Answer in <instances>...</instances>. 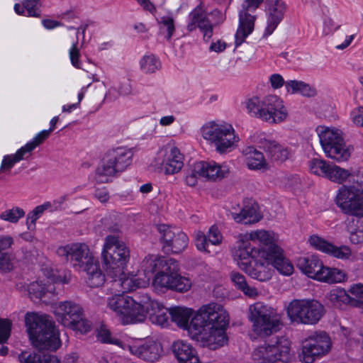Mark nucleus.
<instances>
[{
	"label": "nucleus",
	"mask_w": 363,
	"mask_h": 363,
	"mask_svg": "<svg viewBox=\"0 0 363 363\" xmlns=\"http://www.w3.org/2000/svg\"><path fill=\"white\" fill-rule=\"evenodd\" d=\"M147 313L150 320L153 324L164 326L168 323L169 309L163 307L157 301L150 300Z\"/></svg>",
	"instance_id": "nucleus-32"
},
{
	"label": "nucleus",
	"mask_w": 363,
	"mask_h": 363,
	"mask_svg": "<svg viewBox=\"0 0 363 363\" xmlns=\"http://www.w3.org/2000/svg\"><path fill=\"white\" fill-rule=\"evenodd\" d=\"M152 284L155 289H171L178 292H185L190 289L191 281L181 275L164 274L157 273Z\"/></svg>",
	"instance_id": "nucleus-18"
},
{
	"label": "nucleus",
	"mask_w": 363,
	"mask_h": 363,
	"mask_svg": "<svg viewBox=\"0 0 363 363\" xmlns=\"http://www.w3.org/2000/svg\"><path fill=\"white\" fill-rule=\"evenodd\" d=\"M130 149L118 147L108 150L100 166L96 169L95 179L99 183L109 182L118 173L124 171L132 162Z\"/></svg>",
	"instance_id": "nucleus-6"
},
{
	"label": "nucleus",
	"mask_w": 363,
	"mask_h": 363,
	"mask_svg": "<svg viewBox=\"0 0 363 363\" xmlns=\"http://www.w3.org/2000/svg\"><path fill=\"white\" fill-rule=\"evenodd\" d=\"M162 352L161 345L152 342L139 346L137 357L147 362L157 361Z\"/></svg>",
	"instance_id": "nucleus-38"
},
{
	"label": "nucleus",
	"mask_w": 363,
	"mask_h": 363,
	"mask_svg": "<svg viewBox=\"0 0 363 363\" xmlns=\"http://www.w3.org/2000/svg\"><path fill=\"white\" fill-rule=\"evenodd\" d=\"M324 314V306L315 300H294L287 307V315L292 322L315 324Z\"/></svg>",
	"instance_id": "nucleus-9"
},
{
	"label": "nucleus",
	"mask_w": 363,
	"mask_h": 363,
	"mask_svg": "<svg viewBox=\"0 0 363 363\" xmlns=\"http://www.w3.org/2000/svg\"><path fill=\"white\" fill-rule=\"evenodd\" d=\"M349 175L350 173L347 170L336 165H330L325 178L335 182L342 183L349 177Z\"/></svg>",
	"instance_id": "nucleus-46"
},
{
	"label": "nucleus",
	"mask_w": 363,
	"mask_h": 363,
	"mask_svg": "<svg viewBox=\"0 0 363 363\" xmlns=\"http://www.w3.org/2000/svg\"><path fill=\"white\" fill-rule=\"evenodd\" d=\"M267 26L263 33L267 38L276 30L282 21L286 12V4L283 0H266Z\"/></svg>",
	"instance_id": "nucleus-16"
},
{
	"label": "nucleus",
	"mask_w": 363,
	"mask_h": 363,
	"mask_svg": "<svg viewBox=\"0 0 363 363\" xmlns=\"http://www.w3.org/2000/svg\"><path fill=\"white\" fill-rule=\"evenodd\" d=\"M246 164L250 169H267L269 164L266 161L262 152L255 150L254 147H248L246 150Z\"/></svg>",
	"instance_id": "nucleus-35"
},
{
	"label": "nucleus",
	"mask_w": 363,
	"mask_h": 363,
	"mask_svg": "<svg viewBox=\"0 0 363 363\" xmlns=\"http://www.w3.org/2000/svg\"><path fill=\"white\" fill-rule=\"evenodd\" d=\"M50 135L49 131L43 130L39 133L31 142L28 143V147L30 150H34L38 145H40Z\"/></svg>",
	"instance_id": "nucleus-60"
},
{
	"label": "nucleus",
	"mask_w": 363,
	"mask_h": 363,
	"mask_svg": "<svg viewBox=\"0 0 363 363\" xmlns=\"http://www.w3.org/2000/svg\"><path fill=\"white\" fill-rule=\"evenodd\" d=\"M12 323L9 319L0 318V343L7 341L11 335Z\"/></svg>",
	"instance_id": "nucleus-54"
},
{
	"label": "nucleus",
	"mask_w": 363,
	"mask_h": 363,
	"mask_svg": "<svg viewBox=\"0 0 363 363\" xmlns=\"http://www.w3.org/2000/svg\"><path fill=\"white\" fill-rule=\"evenodd\" d=\"M233 219L238 223L245 224H251L258 222L261 216L257 211V208L254 206H245L238 213H232Z\"/></svg>",
	"instance_id": "nucleus-40"
},
{
	"label": "nucleus",
	"mask_w": 363,
	"mask_h": 363,
	"mask_svg": "<svg viewBox=\"0 0 363 363\" xmlns=\"http://www.w3.org/2000/svg\"><path fill=\"white\" fill-rule=\"evenodd\" d=\"M183 159L179 150L176 147H172L169 151L167 152L162 162L164 173L174 174L179 172L184 165Z\"/></svg>",
	"instance_id": "nucleus-28"
},
{
	"label": "nucleus",
	"mask_w": 363,
	"mask_h": 363,
	"mask_svg": "<svg viewBox=\"0 0 363 363\" xmlns=\"http://www.w3.org/2000/svg\"><path fill=\"white\" fill-rule=\"evenodd\" d=\"M25 324L32 345L37 349L55 350L60 346L58 332L48 315L28 312Z\"/></svg>",
	"instance_id": "nucleus-2"
},
{
	"label": "nucleus",
	"mask_w": 363,
	"mask_h": 363,
	"mask_svg": "<svg viewBox=\"0 0 363 363\" xmlns=\"http://www.w3.org/2000/svg\"><path fill=\"white\" fill-rule=\"evenodd\" d=\"M259 147L266 152L267 157L274 162L281 163L289 158L290 150L276 140L262 139Z\"/></svg>",
	"instance_id": "nucleus-26"
},
{
	"label": "nucleus",
	"mask_w": 363,
	"mask_h": 363,
	"mask_svg": "<svg viewBox=\"0 0 363 363\" xmlns=\"http://www.w3.org/2000/svg\"><path fill=\"white\" fill-rule=\"evenodd\" d=\"M269 256L262 257L257 256L252 260V264H250L243 271L252 279L260 281H267L272 276V265Z\"/></svg>",
	"instance_id": "nucleus-23"
},
{
	"label": "nucleus",
	"mask_w": 363,
	"mask_h": 363,
	"mask_svg": "<svg viewBox=\"0 0 363 363\" xmlns=\"http://www.w3.org/2000/svg\"><path fill=\"white\" fill-rule=\"evenodd\" d=\"M271 259L272 265L276 268L281 274L290 275L294 271V266L283 255V250L279 248L274 252L272 255L268 257Z\"/></svg>",
	"instance_id": "nucleus-37"
},
{
	"label": "nucleus",
	"mask_w": 363,
	"mask_h": 363,
	"mask_svg": "<svg viewBox=\"0 0 363 363\" xmlns=\"http://www.w3.org/2000/svg\"><path fill=\"white\" fill-rule=\"evenodd\" d=\"M286 87L287 89H291L292 93H300L304 96L312 97L316 94V90L315 88L311 87L309 84L301 82L291 80L286 82ZM289 91V89H288Z\"/></svg>",
	"instance_id": "nucleus-42"
},
{
	"label": "nucleus",
	"mask_w": 363,
	"mask_h": 363,
	"mask_svg": "<svg viewBox=\"0 0 363 363\" xmlns=\"http://www.w3.org/2000/svg\"><path fill=\"white\" fill-rule=\"evenodd\" d=\"M189 22L187 30L190 32L199 28L203 34L205 41H208L213 35V26L208 20L206 11L201 4L197 6L189 15Z\"/></svg>",
	"instance_id": "nucleus-20"
},
{
	"label": "nucleus",
	"mask_w": 363,
	"mask_h": 363,
	"mask_svg": "<svg viewBox=\"0 0 363 363\" xmlns=\"http://www.w3.org/2000/svg\"><path fill=\"white\" fill-rule=\"evenodd\" d=\"M196 171L202 172L203 177L214 182L223 179L228 174V169L225 166L220 165L214 162H196Z\"/></svg>",
	"instance_id": "nucleus-27"
},
{
	"label": "nucleus",
	"mask_w": 363,
	"mask_h": 363,
	"mask_svg": "<svg viewBox=\"0 0 363 363\" xmlns=\"http://www.w3.org/2000/svg\"><path fill=\"white\" fill-rule=\"evenodd\" d=\"M158 259L153 255H148L145 257L141 263V268L145 274H152L158 270Z\"/></svg>",
	"instance_id": "nucleus-51"
},
{
	"label": "nucleus",
	"mask_w": 363,
	"mask_h": 363,
	"mask_svg": "<svg viewBox=\"0 0 363 363\" xmlns=\"http://www.w3.org/2000/svg\"><path fill=\"white\" fill-rule=\"evenodd\" d=\"M51 281L57 283V281L50 278L48 279L47 283L42 281L30 283L28 286L30 298L34 301L43 300L45 303L50 302V299L55 296V286Z\"/></svg>",
	"instance_id": "nucleus-24"
},
{
	"label": "nucleus",
	"mask_w": 363,
	"mask_h": 363,
	"mask_svg": "<svg viewBox=\"0 0 363 363\" xmlns=\"http://www.w3.org/2000/svg\"><path fill=\"white\" fill-rule=\"evenodd\" d=\"M14 243L10 235H0V272L7 273L13 270V264L11 255L7 252Z\"/></svg>",
	"instance_id": "nucleus-30"
},
{
	"label": "nucleus",
	"mask_w": 363,
	"mask_h": 363,
	"mask_svg": "<svg viewBox=\"0 0 363 363\" xmlns=\"http://www.w3.org/2000/svg\"><path fill=\"white\" fill-rule=\"evenodd\" d=\"M98 340L103 343L121 344V340L111 337V332L104 325H101L97 333Z\"/></svg>",
	"instance_id": "nucleus-52"
},
{
	"label": "nucleus",
	"mask_w": 363,
	"mask_h": 363,
	"mask_svg": "<svg viewBox=\"0 0 363 363\" xmlns=\"http://www.w3.org/2000/svg\"><path fill=\"white\" fill-rule=\"evenodd\" d=\"M42 356L43 353L24 351L19 354L18 359L21 363H40Z\"/></svg>",
	"instance_id": "nucleus-53"
},
{
	"label": "nucleus",
	"mask_w": 363,
	"mask_h": 363,
	"mask_svg": "<svg viewBox=\"0 0 363 363\" xmlns=\"http://www.w3.org/2000/svg\"><path fill=\"white\" fill-rule=\"evenodd\" d=\"M156 228L160 234L164 252L179 253L187 247L189 239L184 233L165 224L157 225Z\"/></svg>",
	"instance_id": "nucleus-14"
},
{
	"label": "nucleus",
	"mask_w": 363,
	"mask_h": 363,
	"mask_svg": "<svg viewBox=\"0 0 363 363\" xmlns=\"http://www.w3.org/2000/svg\"><path fill=\"white\" fill-rule=\"evenodd\" d=\"M331 347L330 337L325 332H315L308 336L302 348L303 360L305 363H312L315 357L327 354Z\"/></svg>",
	"instance_id": "nucleus-13"
},
{
	"label": "nucleus",
	"mask_w": 363,
	"mask_h": 363,
	"mask_svg": "<svg viewBox=\"0 0 363 363\" xmlns=\"http://www.w3.org/2000/svg\"><path fill=\"white\" fill-rule=\"evenodd\" d=\"M345 274L340 269L324 267L321 262L320 268L316 271L314 279L328 283H339L344 281Z\"/></svg>",
	"instance_id": "nucleus-31"
},
{
	"label": "nucleus",
	"mask_w": 363,
	"mask_h": 363,
	"mask_svg": "<svg viewBox=\"0 0 363 363\" xmlns=\"http://www.w3.org/2000/svg\"><path fill=\"white\" fill-rule=\"evenodd\" d=\"M150 300V298L147 294H143L138 300L133 298V304L128 307L127 313L123 316V323L130 324L143 322L146 319Z\"/></svg>",
	"instance_id": "nucleus-22"
},
{
	"label": "nucleus",
	"mask_w": 363,
	"mask_h": 363,
	"mask_svg": "<svg viewBox=\"0 0 363 363\" xmlns=\"http://www.w3.org/2000/svg\"><path fill=\"white\" fill-rule=\"evenodd\" d=\"M24 216L25 211L23 209L16 206L1 212L0 213V219L11 223H17Z\"/></svg>",
	"instance_id": "nucleus-45"
},
{
	"label": "nucleus",
	"mask_w": 363,
	"mask_h": 363,
	"mask_svg": "<svg viewBox=\"0 0 363 363\" xmlns=\"http://www.w3.org/2000/svg\"><path fill=\"white\" fill-rule=\"evenodd\" d=\"M316 131L323 150L328 157L338 162L347 161L350 158L351 150L346 145L340 130L318 126Z\"/></svg>",
	"instance_id": "nucleus-7"
},
{
	"label": "nucleus",
	"mask_w": 363,
	"mask_h": 363,
	"mask_svg": "<svg viewBox=\"0 0 363 363\" xmlns=\"http://www.w3.org/2000/svg\"><path fill=\"white\" fill-rule=\"evenodd\" d=\"M77 43H78V41L77 40V42L72 45V46L69 50V57H70V60H71L72 65L74 66L75 67L79 68L80 66H79V57L80 56V53H79V50L77 48Z\"/></svg>",
	"instance_id": "nucleus-62"
},
{
	"label": "nucleus",
	"mask_w": 363,
	"mask_h": 363,
	"mask_svg": "<svg viewBox=\"0 0 363 363\" xmlns=\"http://www.w3.org/2000/svg\"><path fill=\"white\" fill-rule=\"evenodd\" d=\"M321 261L316 256L300 257L297 260V267L308 277L313 279L316 271L320 268Z\"/></svg>",
	"instance_id": "nucleus-36"
},
{
	"label": "nucleus",
	"mask_w": 363,
	"mask_h": 363,
	"mask_svg": "<svg viewBox=\"0 0 363 363\" xmlns=\"http://www.w3.org/2000/svg\"><path fill=\"white\" fill-rule=\"evenodd\" d=\"M192 313L191 309L180 306L169 309L172 321L180 328H186L192 339L201 346L216 350L227 342L225 329L229 324V315L222 305L211 303L203 306L188 324Z\"/></svg>",
	"instance_id": "nucleus-1"
},
{
	"label": "nucleus",
	"mask_w": 363,
	"mask_h": 363,
	"mask_svg": "<svg viewBox=\"0 0 363 363\" xmlns=\"http://www.w3.org/2000/svg\"><path fill=\"white\" fill-rule=\"evenodd\" d=\"M328 298L336 306H341L342 303L350 304L353 306V296H350L345 290L342 289L330 291L328 294Z\"/></svg>",
	"instance_id": "nucleus-43"
},
{
	"label": "nucleus",
	"mask_w": 363,
	"mask_h": 363,
	"mask_svg": "<svg viewBox=\"0 0 363 363\" xmlns=\"http://www.w3.org/2000/svg\"><path fill=\"white\" fill-rule=\"evenodd\" d=\"M246 235L251 241L258 242L262 245L261 248L257 249V255L259 257L270 256L274 252L280 248L277 243V240L275 234L272 231L260 230Z\"/></svg>",
	"instance_id": "nucleus-21"
},
{
	"label": "nucleus",
	"mask_w": 363,
	"mask_h": 363,
	"mask_svg": "<svg viewBox=\"0 0 363 363\" xmlns=\"http://www.w3.org/2000/svg\"><path fill=\"white\" fill-rule=\"evenodd\" d=\"M349 292L353 296V306L359 308L363 313V284H354Z\"/></svg>",
	"instance_id": "nucleus-50"
},
{
	"label": "nucleus",
	"mask_w": 363,
	"mask_h": 363,
	"mask_svg": "<svg viewBox=\"0 0 363 363\" xmlns=\"http://www.w3.org/2000/svg\"><path fill=\"white\" fill-rule=\"evenodd\" d=\"M118 280L115 279L116 282H118L123 290V291H131L137 289L144 288L148 285V279H141L137 277L135 275L131 277H126L123 272V275L118 276Z\"/></svg>",
	"instance_id": "nucleus-39"
},
{
	"label": "nucleus",
	"mask_w": 363,
	"mask_h": 363,
	"mask_svg": "<svg viewBox=\"0 0 363 363\" xmlns=\"http://www.w3.org/2000/svg\"><path fill=\"white\" fill-rule=\"evenodd\" d=\"M309 242L316 250L339 259H348L351 255V250L349 247L346 245L337 247L315 235L310 237Z\"/></svg>",
	"instance_id": "nucleus-25"
},
{
	"label": "nucleus",
	"mask_w": 363,
	"mask_h": 363,
	"mask_svg": "<svg viewBox=\"0 0 363 363\" xmlns=\"http://www.w3.org/2000/svg\"><path fill=\"white\" fill-rule=\"evenodd\" d=\"M53 308L57 322L67 328L72 326L84 312L79 304L71 301L56 303Z\"/></svg>",
	"instance_id": "nucleus-17"
},
{
	"label": "nucleus",
	"mask_w": 363,
	"mask_h": 363,
	"mask_svg": "<svg viewBox=\"0 0 363 363\" xmlns=\"http://www.w3.org/2000/svg\"><path fill=\"white\" fill-rule=\"evenodd\" d=\"M57 254L70 261L74 267L82 271L96 259L84 243H72L57 248Z\"/></svg>",
	"instance_id": "nucleus-11"
},
{
	"label": "nucleus",
	"mask_w": 363,
	"mask_h": 363,
	"mask_svg": "<svg viewBox=\"0 0 363 363\" xmlns=\"http://www.w3.org/2000/svg\"><path fill=\"white\" fill-rule=\"evenodd\" d=\"M354 187L357 191H355L357 193H358V195L363 194V173L362 174H358L356 176V179H353V184L350 185L349 186H344L343 188H352Z\"/></svg>",
	"instance_id": "nucleus-64"
},
{
	"label": "nucleus",
	"mask_w": 363,
	"mask_h": 363,
	"mask_svg": "<svg viewBox=\"0 0 363 363\" xmlns=\"http://www.w3.org/2000/svg\"><path fill=\"white\" fill-rule=\"evenodd\" d=\"M245 104L250 115L271 124L281 123L288 117V111L282 100L275 95H269L262 99L254 96Z\"/></svg>",
	"instance_id": "nucleus-4"
},
{
	"label": "nucleus",
	"mask_w": 363,
	"mask_h": 363,
	"mask_svg": "<svg viewBox=\"0 0 363 363\" xmlns=\"http://www.w3.org/2000/svg\"><path fill=\"white\" fill-rule=\"evenodd\" d=\"M39 0H25L23 2L24 9L28 13L29 16H38L40 13L38 12V4Z\"/></svg>",
	"instance_id": "nucleus-59"
},
{
	"label": "nucleus",
	"mask_w": 363,
	"mask_h": 363,
	"mask_svg": "<svg viewBox=\"0 0 363 363\" xmlns=\"http://www.w3.org/2000/svg\"><path fill=\"white\" fill-rule=\"evenodd\" d=\"M247 235H240L233 252L234 258L239 267L244 270L258 256V251L252 247Z\"/></svg>",
	"instance_id": "nucleus-19"
},
{
	"label": "nucleus",
	"mask_w": 363,
	"mask_h": 363,
	"mask_svg": "<svg viewBox=\"0 0 363 363\" xmlns=\"http://www.w3.org/2000/svg\"><path fill=\"white\" fill-rule=\"evenodd\" d=\"M201 133L204 139L215 144L220 154L230 151L239 140L232 125L226 123L210 122L202 127Z\"/></svg>",
	"instance_id": "nucleus-8"
},
{
	"label": "nucleus",
	"mask_w": 363,
	"mask_h": 363,
	"mask_svg": "<svg viewBox=\"0 0 363 363\" xmlns=\"http://www.w3.org/2000/svg\"><path fill=\"white\" fill-rule=\"evenodd\" d=\"M195 242L196 248L199 251L211 252V250L209 249V243L207 239L206 235L201 231H198L196 233L195 237Z\"/></svg>",
	"instance_id": "nucleus-56"
},
{
	"label": "nucleus",
	"mask_w": 363,
	"mask_h": 363,
	"mask_svg": "<svg viewBox=\"0 0 363 363\" xmlns=\"http://www.w3.org/2000/svg\"><path fill=\"white\" fill-rule=\"evenodd\" d=\"M104 267L112 278L123 275L130 258V250L118 235H109L105 238L101 252Z\"/></svg>",
	"instance_id": "nucleus-3"
},
{
	"label": "nucleus",
	"mask_w": 363,
	"mask_h": 363,
	"mask_svg": "<svg viewBox=\"0 0 363 363\" xmlns=\"http://www.w3.org/2000/svg\"><path fill=\"white\" fill-rule=\"evenodd\" d=\"M354 187L341 188L336 197V203L351 216L363 217V194L358 195Z\"/></svg>",
	"instance_id": "nucleus-15"
},
{
	"label": "nucleus",
	"mask_w": 363,
	"mask_h": 363,
	"mask_svg": "<svg viewBox=\"0 0 363 363\" xmlns=\"http://www.w3.org/2000/svg\"><path fill=\"white\" fill-rule=\"evenodd\" d=\"M353 123L357 126L363 127V106H360L351 113Z\"/></svg>",
	"instance_id": "nucleus-63"
},
{
	"label": "nucleus",
	"mask_w": 363,
	"mask_h": 363,
	"mask_svg": "<svg viewBox=\"0 0 363 363\" xmlns=\"http://www.w3.org/2000/svg\"><path fill=\"white\" fill-rule=\"evenodd\" d=\"M157 268V273L179 275L178 274L179 266L177 262L174 259L158 258Z\"/></svg>",
	"instance_id": "nucleus-44"
},
{
	"label": "nucleus",
	"mask_w": 363,
	"mask_h": 363,
	"mask_svg": "<svg viewBox=\"0 0 363 363\" xmlns=\"http://www.w3.org/2000/svg\"><path fill=\"white\" fill-rule=\"evenodd\" d=\"M206 237L209 245H219L222 242V235L218 228L214 225L209 228L208 235Z\"/></svg>",
	"instance_id": "nucleus-57"
},
{
	"label": "nucleus",
	"mask_w": 363,
	"mask_h": 363,
	"mask_svg": "<svg viewBox=\"0 0 363 363\" xmlns=\"http://www.w3.org/2000/svg\"><path fill=\"white\" fill-rule=\"evenodd\" d=\"M18 162L13 155H9L4 157L1 165L0 167V172L9 171L13 165Z\"/></svg>",
	"instance_id": "nucleus-61"
},
{
	"label": "nucleus",
	"mask_w": 363,
	"mask_h": 363,
	"mask_svg": "<svg viewBox=\"0 0 363 363\" xmlns=\"http://www.w3.org/2000/svg\"><path fill=\"white\" fill-rule=\"evenodd\" d=\"M86 272V283L92 288L101 286L105 282V275L100 269L97 259L82 270Z\"/></svg>",
	"instance_id": "nucleus-33"
},
{
	"label": "nucleus",
	"mask_w": 363,
	"mask_h": 363,
	"mask_svg": "<svg viewBox=\"0 0 363 363\" xmlns=\"http://www.w3.org/2000/svg\"><path fill=\"white\" fill-rule=\"evenodd\" d=\"M69 328L79 331L81 333H86L91 330V323L88 320L84 318V314L80 315L75 323H73L72 326H69Z\"/></svg>",
	"instance_id": "nucleus-55"
},
{
	"label": "nucleus",
	"mask_w": 363,
	"mask_h": 363,
	"mask_svg": "<svg viewBox=\"0 0 363 363\" xmlns=\"http://www.w3.org/2000/svg\"><path fill=\"white\" fill-rule=\"evenodd\" d=\"M231 281L243 293L249 297H255L257 295V291L254 287H250L244 275L240 272H233L230 274Z\"/></svg>",
	"instance_id": "nucleus-41"
},
{
	"label": "nucleus",
	"mask_w": 363,
	"mask_h": 363,
	"mask_svg": "<svg viewBox=\"0 0 363 363\" xmlns=\"http://www.w3.org/2000/svg\"><path fill=\"white\" fill-rule=\"evenodd\" d=\"M290 345L287 338L279 337L275 345L256 348L252 353V359L255 363H276L278 361L289 362L292 359Z\"/></svg>",
	"instance_id": "nucleus-10"
},
{
	"label": "nucleus",
	"mask_w": 363,
	"mask_h": 363,
	"mask_svg": "<svg viewBox=\"0 0 363 363\" xmlns=\"http://www.w3.org/2000/svg\"><path fill=\"white\" fill-rule=\"evenodd\" d=\"M141 69L147 73H153L160 68V62L155 55H145L140 61Z\"/></svg>",
	"instance_id": "nucleus-48"
},
{
	"label": "nucleus",
	"mask_w": 363,
	"mask_h": 363,
	"mask_svg": "<svg viewBox=\"0 0 363 363\" xmlns=\"http://www.w3.org/2000/svg\"><path fill=\"white\" fill-rule=\"evenodd\" d=\"M249 311L252 330L257 336L268 337L281 330V317L272 307L257 302L250 306Z\"/></svg>",
	"instance_id": "nucleus-5"
},
{
	"label": "nucleus",
	"mask_w": 363,
	"mask_h": 363,
	"mask_svg": "<svg viewBox=\"0 0 363 363\" xmlns=\"http://www.w3.org/2000/svg\"><path fill=\"white\" fill-rule=\"evenodd\" d=\"M203 177L202 172H196V163L192 166V168L186 176V184L189 186H195L198 182V178Z\"/></svg>",
	"instance_id": "nucleus-58"
},
{
	"label": "nucleus",
	"mask_w": 363,
	"mask_h": 363,
	"mask_svg": "<svg viewBox=\"0 0 363 363\" xmlns=\"http://www.w3.org/2000/svg\"><path fill=\"white\" fill-rule=\"evenodd\" d=\"M133 304V298L123 295H116L108 298V307L121 316V321L123 319L128 307Z\"/></svg>",
	"instance_id": "nucleus-34"
},
{
	"label": "nucleus",
	"mask_w": 363,
	"mask_h": 363,
	"mask_svg": "<svg viewBox=\"0 0 363 363\" xmlns=\"http://www.w3.org/2000/svg\"><path fill=\"white\" fill-rule=\"evenodd\" d=\"M330 167V164H328L326 161L317 158L312 160L310 164L311 172L323 177H326Z\"/></svg>",
	"instance_id": "nucleus-49"
},
{
	"label": "nucleus",
	"mask_w": 363,
	"mask_h": 363,
	"mask_svg": "<svg viewBox=\"0 0 363 363\" xmlns=\"http://www.w3.org/2000/svg\"><path fill=\"white\" fill-rule=\"evenodd\" d=\"M264 0H245L239 14V25L235 35V48L245 42V38L252 33L255 27V16L249 11H255Z\"/></svg>",
	"instance_id": "nucleus-12"
},
{
	"label": "nucleus",
	"mask_w": 363,
	"mask_h": 363,
	"mask_svg": "<svg viewBox=\"0 0 363 363\" xmlns=\"http://www.w3.org/2000/svg\"><path fill=\"white\" fill-rule=\"evenodd\" d=\"M172 351L179 363H200L195 350L184 341L174 342Z\"/></svg>",
	"instance_id": "nucleus-29"
},
{
	"label": "nucleus",
	"mask_w": 363,
	"mask_h": 363,
	"mask_svg": "<svg viewBox=\"0 0 363 363\" xmlns=\"http://www.w3.org/2000/svg\"><path fill=\"white\" fill-rule=\"evenodd\" d=\"M157 22L160 25V30L162 33H167L166 38L169 40L172 36L174 30V21L172 16H164L157 19Z\"/></svg>",
	"instance_id": "nucleus-47"
}]
</instances>
